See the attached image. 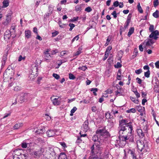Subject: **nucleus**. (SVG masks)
<instances>
[{
  "label": "nucleus",
  "mask_w": 159,
  "mask_h": 159,
  "mask_svg": "<svg viewBox=\"0 0 159 159\" xmlns=\"http://www.w3.org/2000/svg\"><path fill=\"white\" fill-rule=\"evenodd\" d=\"M133 130V123L127 119L120 120L119 121V125L117 130L119 137L117 138L114 145L117 147H123L126 144L127 141L134 142V136L132 133Z\"/></svg>",
  "instance_id": "1"
},
{
  "label": "nucleus",
  "mask_w": 159,
  "mask_h": 159,
  "mask_svg": "<svg viewBox=\"0 0 159 159\" xmlns=\"http://www.w3.org/2000/svg\"><path fill=\"white\" fill-rule=\"evenodd\" d=\"M137 148L139 151L143 154L149 150V147L147 143H145L143 141L138 140L136 141Z\"/></svg>",
  "instance_id": "2"
},
{
  "label": "nucleus",
  "mask_w": 159,
  "mask_h": 159,
  "mask_svg": "<svg viewBox=\"0 0 159 159\" xmlns=\"http://www.w3.org/2000/svg\"><path fill=\"white\" fill-rule=\"evenodd\" d=\"M154 26L153 25H150L149 30L150 32L152 33L150 35L149 37L150 38H154L155 40H157L158 38L157 36L159 35V31L157 30H156L154 31Z\"/></svg>",
  "instance_id": "3"
},
{
  "label": "nucleus",
  "mask_w": 159,
  "mask_h": 159,
  "mask_svg": "<svg viewBox=\"0 0 159 159\" xmlns=\"http://www.w3.org/2000/svg\"><path fill=\"white\" fill-rule=\"evenodd\" d=\"M96 133L100 136H102L104 138L108 136L109 134V132L106 129L105 127L102 129H98L96 131Z\"/></svg>",
  "instance_id": "4"
},
{
  "label": "nucleus",
  "mask_w": 159,
  "mask_h": 159,
  "mask_svg": "<svg viewBox=\"0 0 159 159\" xmlns=\"http://www.w3.org/2000/svg\"><path fill=\"white\" fill-rule=\"evenodd\" d=\"M95 145L96 149L98 150L101 151L103 149V146L102 144V143H101V142L100 141H97V142L93 144L91 148V153L92 154H93L94 152V149Z\"/></svg>",
  "instance_id": "5"
},
{
  "label": "nucleus",
  "mask_w": 159,
  "mask_h": 159,
  "mask_svg": "<svg viewBox=\"0 0 159 159\" xmlns=\"http://www.w3.org/2000/svg\"><path fill=\"white\" fill-rule=\"evenodd\" d=\"M44 149L42 148H40L39 150L37 151H34L32 153V154L33 156H34V157L40 156L43 152Z\"/></svg>",
  "instance_id": "6"
},
{
  "label": "nucleus",
  "mask_w": 159,
  "mask_h": 159,
  "mask_svg": "<svg viewBox=\"0 0 159 159\" xmlns=\"http://www.w3.org/2000/svg\"><path fill=\"white\" fill-rule=\"evenodd\" d=\"M7 73L9 74H11V76L13 75L14 74V70L11 68V66H9L7 68L5 72L4 73L3 75H4L5 74H7Z\"/></svg>",
  "instance_id": "7"
},
{
  "label": "nucleus",
  "mask_w": 159,
  "mask_h": 159,
  "mask_svg": "<svg viewBox=\"0 0 159 159\" xmlns=\"http://www.w3.org/2000/svg\"><path fill=\"white\" fill-rule=\"evenodd\" d=\"M82 128L84 131L86 132L89 129V122L88 120H85L83 124Z\"/></svg>",
  "instance_id": "8"
},
{
  "label": "nucleus",
  "mask_w": 159,
  "mask_h": 159,
  "mask_svg": "<svg viewBox=\"0 0 159 159\" xmlns=\"http://www.w3.org/2000/svg\"><path fill=\"white\" fill-rule=\"evenodd\" d=\"M57 131L55 129H49L46 132V134L48 137H51L56 134Z\"/></svg>",
  "instance_id": "9"
},
{
  "label": "nucleus",
  "mask_w": 159,
  "mask_h": 159,
  "mask_svg": "<svg viewBox=\"0 0 159 159\" xmlns=\"http://www.w3.org/2000/svg\"><path fill=\"white\" fill-rule=\"evenodd\" d=\"M154 42L152 39H147L144 41L143 44H145L146 46H150L152 45Z\"/></svg>",
  "instance_id": "10"
},
{
  "label": "nucleus",
  "mask_w": 159,
  "mask_h": 159,
  "mask_svg": "<svg viewBox=\"0 0 159 159\" xmlns=\"http://www.w3.org/2000/svg\"><path fill=\"white\" fill-rule=\"evenodd\" d=\"M128 153L131 156L133 159H137L136 155L135 153L134 150L129 149L128 151Z\"/></svg>",
  "instance_id": "11"
},
{
  "label": "nucleus",
  "mask_w": 159,
  "mask_h": 159,
  "mask_svg": "<svg viewBox=\"0 0 159 159\" xmlns=\"http://www.w3.org/2000/svg\"><path fill=\"white\" fill-rule=\"evenodd\" d=\"M137 132L138 135L140 138L142 139L144 137L145 134L144 132H143L141 129H137Z\"/></svg>",
  "instance_id": "12"
},
{
  "label": "nucleus",
  "mask_w": 159,
  "mask_h": 159,
  "mask_svg": "<svg viewBox=\"0 0 159 159\" xmlns=\"http://www.w3.org/2000/svg\"><path fill=\"white\" fill-rule=\"evenodd\" d=\"M11 16L9 15H7L6 16V21L3 22L2 24L4 25H7L11 21Z\"/></svg>",
  "instance_id": "13"
},
{
  "label": "nucleus",
  "mask_w": 159,
  "mask_h": 159,
  "mask_svg": "<svg viewBox=\"0 0 159 159\" xmlns=\"http://www.w3.org/2000/svg\"><path fill=\"white\" fill-rule=\"evenodd\" d=\"M26 101L32 98L33 95L29 93H25L23 94Z\"/></svg>",
  "instance_id": "14"
},
{
  "label": "nucleus",
  "mask_w": 159,
  "mask_h": 159,
  "mask_svg": "<svg viewBox=\"0 0 159 159\" xmlns=\"http://www.w3.org/2000/svg\"><path fill=\"white\" fill-rule=\"evenodd\" d=\"M108 121V125H110V127L111 128L113 127V126H114L115 124V123L116 122V120L114 118H112L109 120Z\"/></svg>",
  "instance_id": "15"
},
{
  "label": "nucleus",
  "mask_w": 159,
  "mask_h": 159,
  "mask_svg": "<svg viewBox=\"0 0 159 159\" xmlns=\"http://www.w3.org/2000/svg\"><path fill=\"white\" fill-rule=\"evenodd\" d=\"M23 126V123H16L13 127V129L14 130L18 129Z\"/></svg>",
  "instance_id": "16"
},
{
  "label": "nucleus",
  "mask_w": 159,
  "mask_h": 159,
  "mask_svg": "<svg viewBox=\"0 0 159 159\" xmlns=\"http://www.w3.org/2000/svg\"><path fill=\"white\" fill-rule=\"evenodd\" d=\"M99 135L98 134L94 135L92 137V140L95 143L100 141L101 138L98 137Z\"/></svg>",
  "instance_id": "17"
},
{
  "label": "nucleus",
  "mask_w": 159,
  "mask_h": 159,
  "mask_svg": "<svg viewBox=\"0 0 159 159\" xmlns=\"http://www.w3.org/2000/svg\"><path fill=\"white\" fill-rule=\"evenodd\" d=\"M22 152L21 150H16L15 152V155L14 156L13 159H16V158L17 157V156L22 154Z\"/></svg>",
  "instance_id": "18"
},
{
  "label": "nucleus",
  "mask_w": 159,
  "mask_h": 159,
  "mask_svg": "<svg viewBox=\"0 0 159 159\" xmlns=\"http://www.w3.org/2000/svg\"><path fill=\"white\" fill-rule=\"evenodd\" d=\"M52 102L54 106H57L60 104V101H58V99L55 98L52 100Z\"/></svg>",
  "instance_id": "19"
},
{
  "label": "nucleus",
  "mask_w": 159,
  "mask_h": 159,
  "mask_svg": "<svg viewBox=\"0 0 159 159\" xmlns=\"http://www.w3.org/2000/svg\"><path fill=\"white\" fill-rule=\"evenodd\" d=\"M57 155L54 151L53 150V151H52L50 153V157L51 159H56L57 157Z\"/></svg>",
  "instance_id": "20"
},
{
  "label": "nucleus",
  "mask_w": 159,
  "mask_h": 159,
  "mask_svg": "<svg viewBox=\"0 0 159 159\" xmlns=\"http://www.w3.org/2000/svg\"><path fill=\"white\" fill-rule=\"evenodd\" d=\"M58 159H67L66 154L63 152L61 153L59 156Z\"/></svg>",
  "instance_id": "21"
},
{
  "label": "nucleus",
  "mask_w": 159,
  "mask_h": 159,
  "mask_svg": "<svg viewBox=\"0 0 159 159\" xmlns=\"http://www.w3.org/2000/svg\"><path fill=\"white\" fill-rule=\"evenodd\" d=\"M25 34L26 38L27 39L30 38L31 36V31L30 30L25 31Z\"/></svg>",
  "instance_id": "22"
},
{
  "label": "nucleus",
  "mask_w": 159,
  "mask_h": 159,
  "mask_svg": "<svg viewBox=\"0 0 159 159\" xmlns=\"http://www.w3.org/2000/svg\"><path fill=\"white\" fill-rule=\"evenodd\" d=\"M134 27H131L129 30V31L128 33V36L130 37V36L133 34L134 31Z\"/></svg>",
  "instance_id": "23"
},
{
  "label": "nucleus",
  "mask_w": 159,
  "mask_h": 159,
  "mask_svg": "<svg viewBox=\"0 0 159 159\" xmlns=\"http://www.w3.org/2000/svg\"><path fill=\"white\" fill-rule=\"evenodd\" d=\"M2 3L3 7H6L8 6L9 4V1L8 0H4L2 2Z\"/></svg>",
  "instance_id": "24"
},
{
  "label": "nucleus",
  "mask_w": 159,
  "mask_h": 159,
  "mask_svg": "<svg viewBox=\"0 0 159 159\" xmlns=\"http://www.w3.org/2000/svg\"><path fill=\"white\" fill-rule=\"evenodd\" d=\"M25 101L26 100H25V98H24V96L23 94L21 96L18 101L20 103H22L25 102Z\"/></svg>",
  "instance_id": "25"
},
{
  "label": "nucleus",
  "mask_w": 159,
  "mask_h": 159,
  "mask_svg": "<svg viewBox=\"0 0 159 159\" xmlns=\"http://www.w3.org/2000/svg\"><path fill=\"white\" fill-rule=\"evenodd\" d=\"M82 4H80L76 6L75 7V10L76 12H78V11H81L82 10Z\"/></svg>",
  "instance_id": "26"
},
{
  "label": "nucleus",
  "mask_w": 159,
  "mask_h": 159,
  "mask_svg": "<svg viewBox=\"0 0 159 159\" xmlns=\"http://www.w3.org/2000/svg\"><path fill=\"white\" fill-rule=\"evenodd\" d=\"M7 60V56L6 55H5L3 56L2 57V65H4L5 64Z\"/></svg>",
  "instance_id": "27"
},
{
  "label": "nucleus",
  "mask_w": 159,
  "mask_h": 159,
  "mask_svg": "<svg viewBox=\"0 0 159 159\" xmlns=\"http://www.w3.org/2000/svg\"><path fill=\"white\" fill-rule=\"evenodd\" d=\"M121 71L120 70H119L118 71L116 77V78L118 80H121V79L120 78V77H121Z\"/></svg>",
  "instance_id": "28"
},
{
  "label": "nucleus",
  "mask_w": 159,
  "mask_h": 159,
  "mask_svg": "<svg viewBox=\"0 0 159 159\" xmlns=\"http://www.w3.org/2000/svg\"><path fill=\"white\" fill-rule=\"evenodd\" d=\"M45 131V129L44 128L42 129H38L36 132V133L38 134H43V133Z\"/></svg>",
  "instance_id": "29"
},
{
  "label": "nucleus",
  "mask_w": 159,
  "mask_h": 159,
  "mask_svg": "<svg viewBox=\"0 0 159 159\" xmlns=\"http://www.w3.org/2000/svg\"><path fill=\"white\" fill-rule=\"evenodd\" d=\"M137 8L139 11L141 13H143V10L140 6V3H138L137 5Z\"/></svg>",
  "instance_id": "30"
},
{
  "label": "nucleus",
  "mask_w": 159,
  "mask_h": 159,
  "mask_svg": "<svg viewBox=\"0 0 159 159\" xmlns=\"http://www.w3.org/2000/svg\"><path fill=\"white\" fill-rule=\"evenodd\" d=\"M49 11L46 12L44 15V16L47 17L51 15L52 12V10L49 7Z\"/></svg>",
  "instance_id": "31"
},
{
  "label": "nucleus",
  "mask_w": 159,
  "mask_h": 159,
  "mask_svg": "<svg viewBox=\"0 0 159 159\" xmlns=\"http://www.w3.org/2000/svg\"><path fill=\"white\" fill-rule=\"evenodd\" d=\"M152 16L156 18H158L159 17L158 11L157 10L154 12L153 13Z\"/></svg>",
  "instance_id": "32"
},
{
  "label": "nucleus",
  "mask_w": 159,
  "mask_h": 159,
  "mask_svg": "<svg viewBox=\"0 0 159 159\" xmlns=\"http://www.w3.org/2000/svg\"><path fill=\"white\" fill-rule=\"evenodd\" d=\"M136 110L135 108H132L127 110L126 112L127 113H129L131 112L134 113L136 112Z\"/></svg>",
  "instance_id": "33"
},
{
  "label": "nucleus",
  "mask_w": 159,
  "mask_h": 159,
  "mask_svg": "<svg viewBox=\"0 0 159 159\" xmlns=\"http://www.w3.org/2000/svg\"><path fill=\"white\" fill-rule=\"evenodd\" d=\"M77 110V108L76 107H74L70 111V115L71 116H73V113L76 111Z\"/></svg>",
  "instance_id": "34"
},
{
  "label": "nucleus",
  "mask_w": 159,
  "mask_h": 159,
  "mask_svg": "<svg viewBox=\"0 0 159 159\" xmlns=\"http://www.w3.org/2000/svg\"><path fill=\"white\" fill-rule=\"evenodd\" d=\"M152 116L153 117V118L155 120L156 123L157 125L159 126V123H158V122L156 120V114L154 112V111L153 110H152Z\"/></svg>",
  "instance_id": "35"
},
{
  "label": "nucleus",
  "mask_w": 159,
  "mask_h": 159,
  "mask_svg": "<svg viewBox=\"0 0 159 159\" xmlns=\"http://www.w3.org/2000/svg\"><path fill=\"white\" fill-rule=\"evenodd\" d=\"M130 98L131 100L134 102L135 103L138 104L139 102V100L138 99L135 100V98L132 97H130Z\"/></svg>",
  "instance_id": "36"
},
{
  "label": "nucleus",
  "mask_w": 159,
  "mask_h": 159,
  "mask_svg": "<svg viewBox=\"0 0 159 159\" xmlns=\"http://www.w3.org/2000/svg\"><path fill=\"white\" fill-rule=\"evenodd\" d=\"M111 40V37L110 36H108L106 42V43H105V46H107Z\"/></svg>",
  "instance_id": "37"
},
{
  "label": "nucleus",
  "mask_w": 159,
  "mask_h": 159,
  "mask_svg": "<svg viewBox=\"0 0 159 159\" xmlns=\"http://www.w3.org/2000/svg\"><path fill=\"white\" fill-rule=\"evenodd\" d=\"M81 48H79L78 49V50L74 53V55L75 56H78L81 53Z\"/></svg>",
  "instance_id": "38"
},
{
  "label": "nucleus",
  "mask_w": 159,
  "mask_h": 159,
  "mask_svg": "<svg viewBox=\"0 0 159 159\" xmlns=\"http://www.w3.org/2000/svg\"><path fill=\"white\" fill-rule=\"evenodd\" d=\"M35 141L37 143H39L40 144H41L43 143V141L42 140V139L40 138H38L36 139Z\"/></svg>",
  "instance_id": "39"
},
{
  "label": "nucleus",
  "mask_w": 159,
  "mask_h": 159,
  "mask_svg": "<svg viewBox=\"0 0 159 159\" xmlns=\"http://www.w3.org/2000/svg\"><path fill=\"white\" fill-rule=\"evenodd\" d=\"M51 55L49 54H47L46 55H44V58L46 60H49L51 57Z\"/></svg>",
  "instance_id": "40"
},
{
  "label": "nucleus",
  "mask_w": 159,
  "mask_h": 159,
  "mask_svg": "<svg viewBox=\"0 0 159 159\" xmlns=\"http://www.w3.org/2000/svg\"><path fill=\"white\" fill-rule=\"evenodd\" d=\"M150 74V70L144 72V76L148 78L149 77Z\"/></svg>",
  "instance_id": "41"
},
{
  "label": "nucleus",
  "mask_w": 159,
  "mask_h": 159,
  "mask_svg": "<svg viewBox=\"0 0 159 159\" xmlns=\"http://www.w3.org/2000/svg\"><path fill=\"white\" fill-rule=\"evenodd\" d=\"M16 25H15L14 24L12 25L11 27L10 31H12L13 32V33H14L15 32V29H16Z\"/></svg>",
  "instance_id": "42"
},
{
  "label": "nucleus",
  "mask_w": 159,
  "mask_h": 159,
  "mask_svg": "<svg viewBox=\"0 0 159 159\" xmlns=\"http://www.w3.org/2000/svg\"><path fill=\"white\" fill-rule=\"evenodd\" d=\"M69 78L70 80H74L75 77L72 73H69Z\"/></svg>",
  "instance_id": "43"
},
{
  "label": "nucleus",
  "mask_w": 159,
  "mask_h": 159,
  "mask_svg": "<svg viewBox=\"0 0 159 159\" xmlns=\"http://www.w3.org/2000/svg\"><path fill=\"white\" fill-rule=\"evenodd\" d=\"M69 26L70 27L69 30L70 31H71L75 27V25L74 24L71 23L69 24Z\"/></svg>",
  "instance_id": "44"
},
{
  "label": "nucleus",
  "mask_w": 159,
  "mask_h": 159,
  "mask_svg": "<svg viewBox=\"0 0 159 159\" xmlns=\"http://www.w3.org/2000/svg\"><path fill=\"white\" fill-rule=\"evenodd\" d=\"M28 143H27L25 142H23L21 143V146L23 148H26L27 147V144Z\"/></svg>",
  "instance_id": "45"
},
{
  "label": "nucleus",
  "mask_w": 159,
  "mask_h": 159,
  "mask_svg": "<svg viewBox=\"0 0 159 159\" xmlns=\"http://www.w3.org/2000/svg\"><path fill=\"white\" fill-rule=\"evenodd\" d=\"M159 5L158 0H154L153 1V5L154 7H156Z\"/></svg>",
  "instance_id": "46"
},
{
  "label": "nucleus",
  "mask_w": 159,
  "mask_h": 159,
  "mask_svg": "<svg viewBox=\"0 0 159 159\" xmlns=\"http://www.w3.org/2000/svg\"><path fill=\"white\" fill-rule=\"evenodd\" d=\"M7 32V31L5 33V35H4V39H9L10 38L11 35H9V34H6Z\"/></svg>",
  "instance_id": "47"
},
{
  "label": "nucleus",
  "mask_w": 159,
  "mask_h": 159,
  "mask_svg": "<svg viewBox=\"0 0 159 159\" xmlns=\"http://www.w3.org/2000/svg\"><path fill=\"white\" fill-rule=\"evenodd\" d=\"M52 76L57 80H58L60 78V76L59 75L57 74L53 73L52 74Z\"/></svg>",
  "instance_id": "48"
},
{
  "label": "nucleus",
  "mask_w": 159,
  "mask_h": 159,
  "mask_svg": "<svg viewBox=\"0 0 159 159\" xmlns=\"http://www.w3.org/2000/svg\"><path fill=\"white\" fill-rule=\"evenodd\" d=\"M21 89V87L20 86H16L14 87V90L16 91H18L20 90Z\"/></svg>",
  "instance_id": "49"
},
{
  "label": "nucleus",
  "mask_w": 159,
  "mask_h": 159,
  "mask_svg": "<svg viewBox=\"0 0 159 159\" xmlns=\"http://www.w3.org/2000/svg\"><path fill=\"white\" fill-rule=\"evenodd\" d=\"M92 10V9L89 7H86L85 9V11L87 12H89L91 11Z\"/></svg>",
  "instance_id": "50"
},
{
  "label": "nucleus",
  "mask_w": 159,
  "mask_h": 159,
  "mask_svg": "<svg viewBox=\"0 0 159 159\" xmlns=\"http://www.w3.org/2000/svg\"><path fill=\"white\" fill-rule=\"evenodd\" d=\"M25 57L24 56V57H22L21 55H20L18 58V61H21L22 60H25Z\"/></svg>",
  "instance_id": "51"
},
{
  "label": "nucleus",
  "mask_w": 159,
  "mask_h": 159,
  "mask_svg": "<svg viewBox=\"0 0 159 159\" xmlns=\"http://www.w3.org/2000/svg\"><path fill=\"white\" fill-rule=\"evenodd\" d=\"M112 47L111 46L108 47L107 48L105 52L109 54L110 51L112 49Z\"/></svg>",
  "instance_id": "52"
},
{
  "label": "nucleus",
  "mask_w": 159,
  "mask_h": 159,
  "mask_svg": "<svg viewBox=\"0 0 159 159\" xmlns=\"http://www.w3.org/2000/svg\"><path fill=\"white\" fill-rule=\"evenodd\" d=\"M132 17V14L129 13L128 17L126 21L130 22L131 20Z\"/></svg>",
  "instance_id": "53"
},
{
  "label": "nucleus",
  "mask_w": 159,
  "mask_h": 159,
  "mask_svg": "<svg viewBox=\"0 0 159 159\" xmlns=\"http://www.w3.org/2000/svg\"><path fill=\"white\" fill-rule=\"evenodd\" d=\"M114 66L116 68H118L121 67L122 66V65L119 62H117L116 65H115Z\"/></svg>",
  "instance_id": "54"
},
{
  "label": "nucleus",
  "mask_w": 159,
  "mask_h": 159,
  "mask_svg": "<svg viewBox=\"0 0 159 159\" xmlns=\"http://www.w3.org/2000/svg\"><path fill=\"white\" fill-rule=\"evenodd\" d=\"M98 157L97 155L96 156L94 155H92L90 156L89 158V159H98Z\"/></svg>",
  "instance_id": "55"
},
{
  "label": "nucleus",
  "mask_w": 159,
  "mask_h": 159,
  "mask_svg": "<svg viewBox=\"0 0 159 159\" xmlns=\"http://www.w3.org/2000/svg\"><path fill=\"white\" fill-rule=\"evenodd\" d=\"M79 18L78 16L74 17L72 19H71L70 21L72 22H74L78 20Z\"/></svg>",
  "instance_id": "56"
},
{
  "label": "nucleus",
  "mask_w": 159,
  "mask_h": 159,
  "mask_svg": "<svg viewBox=\"0 0 159 159\" xmlns=\"http://www.w3.org/2000/svg\"><path fill=\"white\" fill-rule=\"evenodd\" d=\"M87 68L85 66H83L81 67H80L78 68L79 69L83 71L87 69Z\"/></svg>",
  "instance_id": "57"
},
{
  "label": "nucleus",
  "mask_w": 159,
  "mask_h": 159,
  "mask_svg": "<svg viewBox=\"0 0 159 159\" xmlns=\"http://www.w3.org/2000/svg\"><path fill=\"white\" fill-rule=\"evenodd\" d=\"M142 72V70L141 69L137 70H135V73L138 75L140 74Z\"/></svg>",
  "instance_id": "58"
},
{
  "label": "nucleus",
  "mask_w": 159,
  "mask_h": 159,
  "mask_svg": "<svg viewBox=\"0 0 159 159\" xmlns=\"http://www.w3.org/2000/svg\"><path fill=\"white\" fill-rule=\"evenodd\" d=\"M82 141V139H81V138L80 137H78L77 139L76 140V143H80Z\"/></svg>",
  "instance_id": "59"
},
{
  "label": "nucleus",
  "mask_w": 159,
  "mask_h": 159,
  "mask_svg": "<svg viewBox=\"0 0 159 159\" xmlns=\"http://www.w3.org/2000/svg\"><path fill=\"white\" fill-rule=\"evenodd\" d=\"M134 94L136 95V97L137 98H139L140 97V94L138 92L137 90H136L135 91H134Z\"/></svg>",
  "instance_id": "60"
},
{
  "label": "nucleus",
  "mask_w": 159,
  "mask_h": 159,
  "mask_svg": "<svg viewBox=\"0 0 159 159\" xmlns=\"http://www.w3.org/2000/svg\"><path fill=\"white\" fill-rule=\"evenodd\" d=\"M111 115L110 113H109V112L105 114V116L106 117V118L107 119H111Z\"/></svg>",
  "instance_id": "61"
},
{
  "label": "nucleus",
  "mask_w": 159,
  "mask_h": 159,
  "mask_svg": "<svg viewBox=\"0 0 159 159\" xmlns=\"http://www.w3.org/2000/svg\"><path fill=\"white\" fill-rule=\"evenodd\" d=\"M79 38V35H76L75 37H74L72 40V43H73L75 40H76L77 41L78 40Z\"/></svg>",
  "instance_id": "62"
},
{
  "label": "nucleus",
  "mask_w": 159,
  "mask_h": 159,
  "mask_svg": "<svg viewBox=\"0 0 159 159\" xmlns=\"http://www.w3.org/2000/svg\"><path fill=\"white\" fill-rule=\"evenodd\" d=\"M58 32L57 31H56L52 33V36L54 37L57 35L58 34Z\"/></svg>",
  "instance_id": "63"
},
{
  "label": "nucleus",
  "mask_w": 159,
  "mask_h": 159,
  "mask_svg": "<svg viewBox=\"0 0 159 159\" xmlns=\"http://www.w3.org/2000/svg\"><path fill=\"white\" fill-rule=\"evenodd\" d=\"M64 148H66L67 146L66 143L64 142H60L59 143Z\"/></svg>",
  "instance_id": "64"
}]
</instances>
